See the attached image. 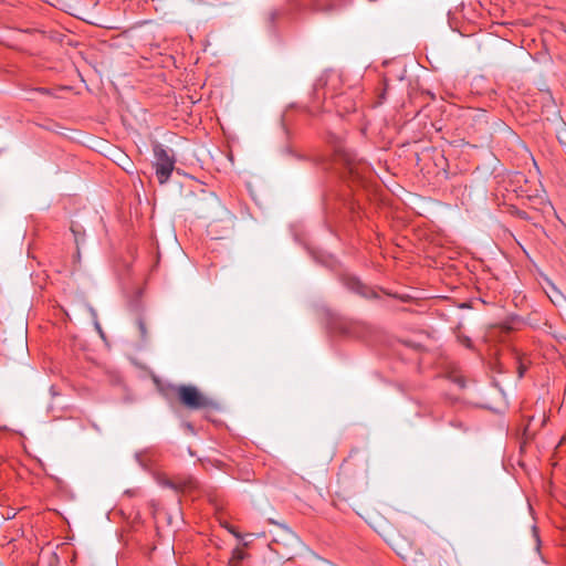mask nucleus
Masks as SVG:
<instances>
[{
    "label": "nucleus",
    "mask_w": 566,
    "mask_h": 566,
    "mask_svg": "<svg viewBox=\"0 0 566 566\" xmlns=\"http://www.w3.org/2000/svg\"><path fill=\"white\" fill-rule=\"evenodd\" d=\"M165 485L185 494H193L199 490V483L193 476H174L166 480Z\"/></svg>",
    "instance_id": "39448f33"
},
{
    "label": "nucleus",
    "mask_w": 566,
    "mask_h": 566,
    "mask_svg": "<svg viewBox=\"0 0 566 566\" xmlns=\"http://www.w3.org/2000/svg\"><path fill=\"white\" fill-rule=\"evenodd\" d=\"M545 293L554 305L563 306L564 304H566L565 296L551 281H547V287H545Z\"/></svg>",
    "instance_id": "0eeeda50"
},
{
    "label": "nucleus",
    "mask_w": 566,
    "mask_h": 566,
    "mask_svg": "<svg viewBox=\"0 0 566 566\" xmlns=\"http://www.w3.org/2000/svg\"><path fill=\"white\" fill-rule=\"evenodd\" d=\"M176 395L181 405L188 409L198 410L214 406L211 398L203 395L197 387L191 385H181L175 388Z\"/></svg>",
    "instance_id": "f03ea898"
},
{
    "label": "nucleus",
    "mask_w": 566,
    "mask_h": 566,
    "mask_svg": "<svg viewBox=\"0 0 566 566\" xmlns=\"http://www.w3.org/2000/svg\"><path fill=\"white\" fill-rule=\"evenodd\" d=\"M454 381L459 385L460 388H464L465 387V382H464L462 377H455Z\"/></svg>",
    "instance_id": "9b49d317"
},
{
    "label": "nucleus",
    "mask_w": 566,
    "mask_h": 566,
    "mask_svg": "<svg viewBox=\"0 0 566 566\" xmlns=\"http://www.w3.org/2000/svg\"><path fill=\"white\" fill-rule=\"evenodd\" d=\"M136 325H137V329H138L140 339L146 340L148 334H147V327H146L145 321L139 317L136 322Z\"/></svg>",
    "instance_id": "9d476101"
},
{
    "label": "nucleus",
    "mask_w": 566,
    "mask_h": 566,
    "mask_svg": "<svg viewBox=\"0 0 566 566\" xmlns=\"http://www.w3.org/2000/svg\"><path fill=\"white\" fill-rule=\"evenodd\" d=\"M462 344L465 345L467 347H470L471 346V339L469 337H464L462 340Z\"/></svg>",
    "instance_id": "f8f14e48"
},
{
    "label": "nucleus",
    "mask_w": 566,
    "mask_h": 566,
    "mask_svg": "<svg viewBox=\"0 0 566 566\" xmlns=\"http://www.w3.org/2000/svg\"><path fill=\"white\" fill-rule=\"evenodd\" d=\"M520 376L521 377L523 376V369L522 368L520 369Z\"/></svg>",
    "instance_id": "2eb2a0df"
},
{
    "label": "nucleus",
    "mask_w": 566,
    "mask_h": 566,
    "mask_svg": "<svg viewBox=\"0 0 566 566\" xmlns=\"http://www.w3.org/2000/svg\"><path fill=\"white\" fill-rule=\"evenodd\" d=\"M392 547L399 556H401L402 558H407L409 548L407 547V545H405L402 539L395 541L392 543Z\"/></svg>",
    "instance_id": "1a4fd4ad"
},
{
    "label": "nucleus",
    "mask_w": 566,
    "mask_h": 566,
    "mask_svg": "<svg viewBox=\"0 0 566 566\" xmlns=\"http://www.w3.org/2000/svg\"><path fill=\"white\" fill-rule=\"evenodd\" d=\"M249 536L260 537V536H261V534H259V533H251V532H250V533H249Z\"/></svg>",
    "instance_id": "4468645a"
},
{
    "label": "nucleus",
    "mask_w": 566,
    "mask_h": 566,
    "mask_svg": "<svg viewBox=\"0 0 566 566\" xmlns=\"http://www.w3.org/2000/svg\"><path fill=\"white\" fill-rule=\"evenodd\" d=\"M272 523L275 526V530L271 532L272 542L270 544V547L272 549L279 553L280 546H282L285 549H290L298 544V537L292 530H290L287 526L283 524H277L274 522Z\"/></svg>",
    "instance_id": "20e7f679"
},
{
    "label": "nucleus",
    "mask_w": 566,
    "mask_h": 566,
    "mask_svg": "<svg viewBox=\"0 0 566 566\" xmlns=\"http://www.w3.org/2000/svg\"><path fill=\"white\" fill-rule=\"evenodd\" d=\"M329 143L333 145L335 164L344 169L343 174L348 175L353 181L363 185L370 174L369 165L358 159L340 137L331 135Z\"/></svg>",
    "instance_id": "f257e3e1"
},
{
    "label": "nucleus",
    "mask_w": 566,
    "mask_h": 566,
    "mask_svg": "<svg viewBox=\"0 0 566 566\" xmlns=\"http://www.w3.org/2000/svg\"><path fill=\"white\" fill-rule=\"evenodd\" d=\"M318 10H322V11H326V12H328V11L334 10V6H333V4H329V6H328V7H326V8H318Z\"/></svg>",
    "instance_id": "ddd939ff"
},
{
    "label": "nucleus",
    "mask_w": 566,
    "mask_h": 566,
    "mask_svg": "<svg viewBox=\"0 0 566 566\" xmlns=\"http://www.w3.org/2000/svg\"><path fill=\"white\" fill-rule=\"evenodd\" d=\"M245 559L244 547L235 548L229 559V566H243Z\"/></svg>",
    "instance_id": "6e6552de"
},
{
    "label": "nucleus",
    "mask_w": 566,
    "mask_h": 566,
    "mask_svg": "<svg viewBox=\"0 0 566 566\" xmlns=\"http://www.w3.org/2000/svg\"><path fill=\"white\" fill-rule=\"evenodd\" d=\"M154 155H155L156 177H157L159 184L164 185L169 180V178L175 169L176 159L161 145H156L154 147Z\"/></svg>",
    "instance_id": "7ed1b4c3"
},
{
    "label": "nucleus",
    "mask_w": 566,
    "mask_h": 566,
    "mask_svg": "<svg viewBox=\"0 0 566 566\" xmlns=\"http://www.w3.org/2000/svg\"><path fill=\"white\" fill-rule=\"evenodd\" d=\"M344 284L347 286L348 290L368 297L369 296V289L365 286L357 277L346 275L344 276Z\"/></svg>",
    "instance_id": "423d86ee"
}]
</instances>
